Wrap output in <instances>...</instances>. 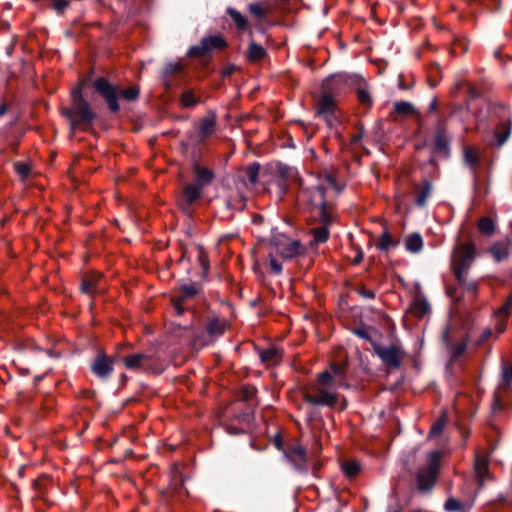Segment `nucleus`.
I'll use <instances>...</instances> for the list:
<instances>
[{"label": "nucleus", "mask_w": 512, "mask_h": 512, "mask_svg": "<svg viewBox=\"0 0 512 512\" xmlns=\"http://www.w3.org/2000/svg\"><path fill=\"white\" fill-rule=\"evenodd\" d=\"M319 181L320 183L311 191L310 203L312 213L315 217L319 218L322 226L311 230V245L321 244L328 240L329 231L327 226L334 221L333 208L331 204L326 201L325 191L328 189L334 190L336 193L341 191V187L331 174H326Z\"/></svg>", "instance_id": "1"}, {"label": "nucleus", "mask_w": 512, "mask_h": 512, "mask_svg": "<svg viewBox=\"0 0 512 512\" xmlns=\"http://www.w3.org/2000/svg\"><path fill=\"white\" fill-rule=\"evenodd\" d=\"M343 386L338 385L325 370L318 374L313 384L304 388L303 399L311 405L335 407L340 404L341 409L346 407L345 400L338 392Z\"/></svg>", "instance_id": "2"}, {"label": "nucleus", "mask_w": 512, "mask_h": 512, "mask_svg": "<svg viewBox=\"0 0 512 512\" xmlns=\"http://www.w3.org/2000/svg\"><path fill=\"white\" fill-rule=\"evenodd\" d=\"M72 107L63 110V114L70 121L71 129L80 128L88 130L94 121L96 114L90 108L89 103L82 97V87L74 89L71 93Z\"/></svg>", "instance_id": "3"}, {"label": "nucleus", "mask_w": 512, "mask_h": 512, "mask_svg": "<svg viewBox=\"0 0 512 512\" xmlns=\"http://www.w3.org/2000/svg\"><path fill=\"white\" fill-rule=\"evenodd\" d=\"M95 90L104 98L107 102L111 112L116 113L119 111L120 106L118 103L119 96L121 95L128 101L136 100L139 96V89L136 86L128 87L121 92L117 87L111 84L104 77H99L94 81L93 84Z\"/></svg>", "instance_id": "4"}, {"label": "nucleus", "mask_w": 512, "mask_h": 512, "mask_svg": "<svg viewBox=\"0 0 512 512\" xmlns=\"http://www.w3.org/2000/svg\"><path fill=\"white\" fill-rule=\"evenodd\" d=\"M343 82L341 75L332 76L327 78L323 84V93L318 101L317 113L323 117L327 122L328 126L332 127L339 121L337 116L336 103L331 96V92L334 86H337Z\"/></svg>", "instance_id": "5"}, {"label": "nucleus", "mask_w": 512, "mask_h": 512, "mask_svg": "<svg viewBox=\"0 0 512 512\" xmlns=\"http://www.w3.org/2000/svg\"><path fill=\"white\" fill-rule=\"evenodd\" d=\"M123 364L128 370L160 373L162 366L160 358L152 352L135 353L123 358Z\"/></svg>", "instance_id": "6"}, {"label": "nucleus", "mask_w": 512, "mask_h": 512, "mask_svg": "<svg viewBox=\"0 0 512 512\" xmlns=\"http://www.w3.org/2000/svg\"><path fill=\"white\" fill-rule=\"evenodd\" d=\"M475 258V246L472 243L458 244L452 254V270L459 282Z\"/></svg>", "instance_id": "7"}, {"label": "nucleus", "mask_w": 512, "mask_h": 512, "mask_svg": "<svg viewBox=\"0 0 512 512\" xmlns=\"http://www.w3.org/2000/svg\"><path fill=\"white\" fill-rule=\"evenodd\" d=\"M441 453L433 451L428 455V464L419 470L417 475L418 488L422 491L430 490L437 478Z\"/></svg>", "instance_id": "8"}, {"label": "nucleus", "mask_w": 512, "mask_h": 512, "mask_svg": "<svg viewBox=\"0 0 512 512\" xmlns=\"http://www.w3.org/2000/svg\"><path fill=\"white\" fill-rule=\"evenodd\" d=\"M227 42L220 34L204 37L201 43L189 49V55L203 57L213 50H222L226 48Z\"/></svg>", "instance_id": "9"}, {"label": "nucleus", "mask_w": 512, "mask_h": 512, "mask_svg": "<svg viewBox=\"0 0 512 512\" xmlns=\"http://www.w3.org/2000/svg\"><path fill=\"white\" fill-rule=\"evenodd\" d=\"M198 293V289L194 284H186L180 287L179 291L173 296L172 304L178 315L185 310L190 309L189 301Z\"/></svg>", "instance_id": "10"}, {"label": "nucleus", "mask_w": 512, "mask_h": 512, "mask_svg": "<svg viewBox=\"0 0 512 512\" xmlns=\"http://www.w3.org/2000/svg\"><path fill=\"white\" fill-rule=\"evenodd\" d=\"M304 249L300 242L286 237L279 238L274 244V253L283 259H292L301 253Z\"/></svg>", "instance_id": "11"}, {"label": "nucleus", "mask_w": 512, "mask_h": 512, "mask_svg": "<svg viewBox=\"0 0 512 512\" xmlns=\"http://www.w3.org/2000/svg\"><path fill=\"white\" fill-rule=\"evenodd\" d=\"M286 458L300 472H307L309 469V456L306 450L300 445H293L287 448Z\"/></svg>", "instance_id": "12"}, {"label": "nucleus", "mask_w": 512, "mask_h": 512, "mask_svg": "<svg viewBox=\"0 0 512 512\" xmlns=\"http://www.w3.org/2000/svg\"><path fill=\"white\" fill-rule=\"evenodd\" d=\"M375 353L384 362L385 365L393 368H398L401 365V351L396 346H374Z\"/></svg>", "instance_id": "13"}, {"label": "nucleus", "mask_w": 512, "mask_h": 512, "mask_svg": "<svg viewBox=\"0 0 512 512\" xmlns=\"http://www.w3.org/2000/svg\"><path fill=\"white\" fill-rule=\"evenodd\" d=\"M488 252L496 262H502L512 254V239L504 238L491 245Z\"/></svg>", "instance_id": "14"}, {"label": "nucleus", "mask_w": 512, "mask_h": 512, "mask_svg": "<svg viewBox=\"0 0 512 512\" xmlns=\"http://www.w3.org/2000/svg\"><path fill=\"white\" fill-rule=\"evenodd\" d=\"M474 476L482 487L486 480L491 478L489 472V460L487 456L477 454L474 461Z\"/></svg>", "instance_id": "15"}, {"label": "nucleus", "mask_w": 512, "mask_h": 512, "mask_svg": "<svg viewBox=\"0 0 512 512\" xmlns=\"http://www.w3.org/2000/svg\"><path fill=\"white\" fill-rule=\"evenodd\" d=\"M91 369L98 377L105 378L113 371V360L101 353L95 358Z\"/></svg>", "instance_id": "16"}, {"label": "nucleus", "mask_w": 512, "mask_h": 512, "mask_svg": "<svg viewBox=\"0 0 512 512\" xmlns=\"http://www.w3.org/2000/svg\"><path fill=\"white\" fill-rule=\"evenodd\" d=\"M511 299H508L494 314L495 317V330L501 334L506 329V320L510 313Z\"/></svg>", "instance_id": "17"}, {"label": "nucleus", "mask_w": 512, "mask_h": 512, "mask_svg": "<svg viewBox=\"0 0 512 512\" xmlns=\"http://www.w3.org/2000/svg\"><path fill=\"white\" fill-rule=\"evenodd\" d=\"M330 377L338 383V385L343 386V388H348L349 385L347 383L346 379V363L345 362H339V363H332L330 365Z\"/></svg>", "instance_id": "18"}, {"label": "nucleus", "mask_w": 512, "mask_h": 512, "mask_svg": "<svg viewBox=\"0 0 512 512\" xmlns=\"http://www.w3.org/2000/svg\"><path fill=\"white\" fill-rule=\"evenodd\" d=\"M435 149L444 155H447L449 152V140L442 122L439 123L436 131Z\"/></svg>", "instance_id": "19"}, {"label": "nucleus", "mask_w": 512, "mask_h": 512, "mask_svg": "<svg viewBox=\"0 0 512 512\" xmlns=\"http://www.w3.org/2000/svg\"><path fill=\"white\" fill-rule=\"evenodd\" d=\"M101 278L102 276L98 272L87 273L82 279V291L88 294H92L96 290Z\"/></svg>", "instance_id": "20"}, {"label": "nucleus", "mask_w": 512, "mask_h": 512, "mask_svg": "<svg viewBox=\"0 0 512 512\" xmlns=\"http://www.w3.org/2000/svg\"><path fill=\"white\" fill-rule=\"evenodd\" d=\"M227 323L225 320H220L218 318H214L210 320L207 324L206 331L211 340H214L220 337L226 330Z\"/></svg>", "instance_id": "21"}, {"label": "nucleus", "mask_w": 512, "mask_h": 512, "mask_svg": "<svg viewBox=\"0 0 512 512\" xmlns=\"http://www.w3.org/2000/svg\"><path fill=\"white\" fill-rule=\"evenodd\" d=\"M202 188L195 184H187L182 193V200L187 205L193 204L201 195Z\"/></svg>", "instance_id": "22"}, {"label": "nucleus", "mask_w": 512, "mask_h": 512, "mask_svg": "<svg viewBox=\"0 0 512 512\" xmlns=\"http://www.w3.org/2000/svg\"><path fill=\"white\" fill-rule=\"evenodd\" d=\"M215 126H216V117L215 115H208L204 117L199 124V132L201 134V137L207 138L211 136L215 132Z\"/></svg>", "instance_id": "23"}, {"label": "nucleus", "mask_w": 512, "mask_h": 512, "mask_svg": "<svg viewBox=\"0 0 512 512\" xmlns=\"http://www.w3.org/2000/svg\"><path fill=\"white\" fill-rule=\"evenodd\" d=\"M463 157L465 163L472 169H475L480 163V153L478 149L474 147L465 146L463 148Z\"/></svg>", "instance_id": "24"}, {"label": "nucleus", "mask_w": 512, "mask_h": 512, "mask_svg": "<svg viewBox=\"0 0 512 512\" xmlns=\"http://www.w3.org/2000/svg\"><path fill=\"white\" fill-rule=\"evenodd\" d=\"M194 171H195V176H196V181H197V183L195 185H198L202 189L206 185H208L213 179V173L207 168L200 167V166L196 165L194 168Z\"/></svg>", "instance_id": "25"}, {"label": "nucleus", "mask_w": 512, "mask_h": 512, "mask_svg": "<svg viewBox=\"0 0 512 512\" xmlns=\"http://www.w3.org/2000/svg\"><path fill=\"white\" fill-rule=\"evenodd\" d=\"M405 247L411 253H418L423 248V239L419 233L410 234L405 240Z\"/></svg>", "instance_id": "26"}, {"label": "nucleus", "mask_w": 512, "mask_h": 512, "mask_svg": "<svg viewBox=\"0 0 512 512\" xmlns=\"http://www.w3.org/2000/svg\"><path fill=\"white\" fill-rule=\"evenodd\" d=\"M259 356L263 362L276 363L280 360L281 353L276 347L270 346L267 349L261 350Z\"/></svg>", "instance_id": "27"}, {"label": "nucleus", "mask_w": 512, "mask_h": 512, "mask_svg": "<svg viewBox=\"0 0 512 512\" xmlns=\"http://www.w3.org/2000/svg\"><path fill=\"white\" fill-rule=\"evenodd\" d=\"M429 311L428 302L420 297L415 298L411 305V312L418 318L423 317Z\"/></svg>", "instance_id": "28"}, {"label": "nucleus", "mask_w": 512, "mask_h": 512, "mask_svg": "<svg viewBox=\"0 0 512 512\" xmlns=\"http://www.w3.org/2000/svg\"><path fill=\"white\" fill-rule=\"evenodd\" d=\"M265 55L266 51L261 45L256 44L254 41L250 42L247 52V56L250 61H259L264 58Z\"/></svg>", "instance_id": "29"}, {"label": "nucleus", "mask_w": 512, "mask_h": 512, "mask_svg": "<svg viewBox=\"0 0 512 512\" xmlns=\"http://www.w3.org/2000/svg\"><path fill=\"white\" fill-rule=\"evenodd\" d=\"M227 13L230 15L231 19L233 20L235 26L237 27V29L239 30H244L248 27V21H247V18L242 15L240 12H238L237 10L229 7L227 9Z\"/></svg>", "instance_id": "30"}, {"label": "nucleus", "mask_w": 512, "mask_h": 512, "mask_svg": "<svg viewBox=\"0 0 512 512\" xmlns=\"http://www.w3.org/2000/svg\"><path fill=\"white\" fill-rule=\"evenodd\" d=\"M397 242L392 238L389 232L385 231L377 241V248L382 251L395 247Z\"/></svg>", "instance_id": "31"}, {"label": "nucleus", "mask_w": 512, "mask_h": 512, "mask_svg": "<svg viewBox=\"0 0 512 512\" xmlns=\"http://www.w3.org/2000/svg\"><path fill=\"white\" fill-rule=\"evenodd\" d=\"M478 229L484 235H492L495 232V222L489 217H483L478 222Z\"/></svg>", "instance_id": "32"}, {"label": "nucleus", "mask_w": 512, "mask_h": 512, "mask_svg": "<svg viewBox=\"0 0 512 512\" xmlns=\"http://www.w3.org/2000/svg\"><path fill=\"white\" fill-rule=\"evenodd\" d=\"M394 112L402 116H407L414 112V107L410 102L398 101L394 104Z\"/></svg>", "instance_id": "33"}, {"label": "nucleus", "mask_w": 512, "mask_h": 512, "mask_svg": "<svg viewBox=\"0 0 512 512\" xmlns=\"http://www.w3.org/2000/svg\"><path fill=\"white\" fill-rule=\"evenodd\" d=\"M260 173V165L253 163L246 168V177L250 185L254 186L257 183Z\"/></svg>", "instance_id": "34"}, {"label": "nucleus", "mask_w": 512, "mask_h": 512, "mask_svg": "<svg viewBox=\"0 0 512 512\" xmlns=\"http://www.w3.org/2000/svg\"><path fill=\"white\" fill-rule=\"evenodd\" d=\"M256 392L257 390L254 386L245 385L241 388L239 392L238 400L249 402L255 397Z\"/></svg>", "instance_id": "35"}, {"label": "nucleus", "mask_w": 512, "mask_h": 512, "mask_svg": "<svg viewBox=\"0 0 512 512\" xmlns=\"http://www.w3.org/2000/svg\"><path fill=\"white\" fill-rule=\"evenodd\" d=\"M248 11L258 20H262L265 18V15L269 11V9L267 7H263L259 3H251L248 6Z\"/></svg>", "instance_id": "36"}, {"label": "nucleus", "mask_w": 512, "mask_h": 512, "mask_svg": "<svg viewBox=\"0 0 512 512\" xmlns=\"http://www.w3.org/2000/svg\"><path fill=\"white\" fill-rule=\"evenodd\" d=\"M431 190L432 186L430 183H426L419 189L416 199V202L419 206L425 205L428 197L430 196Z\"/></svg>", "instance_id": "37"}, {"label": "nucleus", "mask_w": 512, "mask_h": 512, "mask_svg": "<svg viewBox=\"0 0 512 512\" xmlns=\"http://www.w3.org/2000/svg\"><path fill=\"white\" fill-rule=\"evenodd\" d=\"M271 185H275L276 186V193L279 197H281L284 193H286L287 189H288V183L287 181L281 179V178H278L276 177L275 175L273 176V180L271 182ZM268 191L271 190V187H267L266 188Z\"/></svg>", "instance_id": "38"}, {"label": "nucleus", "mask_w": 512, "mask_h": 512, "mask_svg": "<svg viewBox=\"0 0 512 512\" xmlns=\"http://www.w3.org/2000/svg\"><path fill=\"white\" fill-rule=\"evenodd\" d=\"M342 470L347 477L352 478L357 475V473L360 470V467L357 462L349 461L342 465Z\"/></svg>", "instance_id": "39"}, {"label": "nucleus", "mask_w": 512, "mask_h": 512, "mask_svg": "<svg viewBox=\"0 0 512 512\" xmlns=\"http://www.w3.org/2000/svg\"><path fill=\"white\" fill-rule=\"evenodd\" d=\"M198 103V99L193 95L191 91H185L181 96V104L183 107H193Z\"/></svg>", "instance_id": "40"}, {"label": "nucleus", "mask_w": 512, "mask_h": 512, "mask_svg": "<svg viewBox=\"0 0 512 512\" xmlns=\"http://www.w3.org/2000/svg\"><path fill=\"white\" fill-rule=\"evenodd\" d=\"M511 133L510 125H505L501 129L495 132V137L497 138L498 144L503 145L507 139L509 138Z\"/></svg>", "instance_id": "41"}, {"label": "nucleus", "mask_w": 512, "mask_h": 512, "mask_svg": "<svg viewBox=\"0 0 512 512\" xmlns=\"http://www.w3.org/2000/svg\"><path fill=\"white\" fill-rule=\"evenodd\" d=\"M357 98H358V101L366 107H370L372 105L371 96L365 88H358Z\"/></svg>", "instance_id": "42"}, {"label": "nucleus", "mask_w": 512, "mask_h": 512, "mask_svg": "<svg viewBox=\"0 0 512 512\" xmlns=\"http://www.w3.org/2000/svg\"><path fill=\"white\" fill-rule=\"evenodd\" d=\"M278 178H281L285 181H288L289 178L294 176V170L290 167L281 165L277 169V173L275 175Z\"/></svg>", "instance_id": "43"}, {"label": "nucleus", "mask_w": 512, "mask_h": 512, "mask_svg": "<svg viewBox=\"0 0 512 512\" xmlns=\"http://www.w3.org/2000/svg\"><path fill=\"white\" fill-rule=\"evenodd\" d=\"M444 507L448 512H457L463 509L462 503L455 498L447 499Z\"/></svg>", "instance_id": "44"}, {"label": "nucleus", "mask_w": 512, "mask_h": 512, "mask_svg": "<svg viewBox=\"0 0 512 512\" xmlns=\"http://www.w3.org/2000/svg\"><path fill=\"white\" fill-rule=\"evenodd\" d=\"M269 267L274 274H280L282 272V264L273 255V252L270 253Z\"/></svg>", "instance_id": "45"}, {"label": "nucleus", "mask_w": 512, "mask_h": 512, "mask_svg": "<svg viewBox=\"0 0 512 512\" xmlns=\"http://www.w3.org/2000/svg\"><path fill=\"white\" fill-rule=\"evenodd\" d=\"M444 425H445V419L444 418H441L438 421H436L432 425V427H431V430L429 432V437H433V436L439 435L442 432V430L444 428Z\"/></svg>", "instance_id": "46"}, {"label": "nucleus", "mask_w": 512, "mask_h": 512, "mask_svg": "<svg viewBox=\"0 0 512 512\" xmlns=\"http://www.w3.org/2000/svg\"><path fill=\"white\" fill-rule=\"evenodd\" d=\"M180 70H181V64L177 63V62L169 63L165 67L166 74H174V73L179 72Z\"/></svg>", "instance_id": "47"}, {"label": "nucleus", "mask_w": 512, "mask_h": 512, "mask_svg": "<svg viewBox=\"0 0 512 512\" xmlns=\"http://www.w3.org/2000/svg\"><path fill=\"white\" fill-rule=\"evenodd\" d=\"M503 379L506 383L512 382V363L503 368Z\"/></svg>", "instance_id": "48"}, {"label": "nucleus", "mask_w": 512, "mask_h": 512, "mask_svg": "<svg viewBox=\"0 0 512 512\" xmlns=\"http://www.w3.org/2000/svg\"><path fill=\"white\" fill-rule=\"evenodd\" d=\"M241 423L249 424L252 419V409L249 408L248 412H245L238 416Z\"/></svg>", "instance_id": "49"}, {"label": "nucleus", "mask_w": 512, "mask_h": 512, "mask_svg": "<svg viewBox=\"0 0 512 512\" xmlns=\"http://www.w3.org/2000/svg\"><path fill=\"white\" fill-rule=\"evenodd\" d=\"M16 171L22 177H26L29 174V168L24 164H17Z\"/></svg>", "instance_id": "50"}, {"label": "nucleus", "mask_w": 512, "mask_h": 512, "mask_svg": "<svg viewBox=\"0 0 512 512\" xmlns=\"http://www.w3.org/2000/svg\"><path fill=\"white\" fill-rule=\"evenodd\" d=\"M67 5H68L67 0H55L54 1V8L59 12L63 11L67 7Z\"/></svg>", "instance_id": "51"}, {"label": "nucleus", "mask_w": 512, "mask_h": 512, "mask_svg": "<svg viewBox=\"0 0 512 512\" xmlns=\"http://www.w3.org/2000/svg\"><path fill=\"white\" fill-rule=\"evenodd\" d=\"M360 294L365 297V298H369V299H372L375 297V293L372 291V290H366V289H363L360 291Z\"/></svg>", "instance_id": "52"}, {"label": "nucleus", "mask_w": 512, "mask_h": 512, "mask_svg": "<svg viewBox=\"0 0 512 512\" xmlns=\"http://www.w3.org/2000/svg\"><path fill=\"white\" fill-rule=\"evenodd\" d=\"M465 348H466L465 344H463V343L459 344L454 350V356L457 357V356L461 355L464 352Z\"/></svg>", "instance_id": "53"}, {"label": "nucleus", "mask_w": 512, "mask_h": 512, "mask_svg": "<svg viewBox=\"0 0 512 512\" xmlns=\"http://www.w3.org/2000/svg\"><path fill=\"white\" fill-rule=\"evenodd\" d=\"M228 432L231 433V434H239V433H242L245 431V428L244 427H241V428H234V427H228L227 428Z\"/></svg>", "instance_id": "54"}, {"label": "nucleus", "mask_w": 512, "mask_h": 512, "mask_svg": "<svg viewBox=\"0 0 512 512\" xmlns=\"http://www.w3.org/2000/svg\"><path fill=\"white\" fill-rule=\"evenodd\" d=\"M321 468V463L318 460H315L312 464L313 474L317 475L318 470Z\"/></svg>", "instance_id": "55"}, {"label": "nucleus", "mask_w": 512, "mask_h": 512, "mask_svg": "<svg viewBox=\"0 0 512 512\" xmlns=\"http://www.w3.org/2000/svg\"><path fill=\"white\" fill-rule=\"evenodd\" d=\"M356 334L359 335L362 338H365V339L368 338V334L364 330L359 329V330L356 331Z\"/></svg>", "instance_id": "56"}, {"label": "nucleus", "mask_w": 512, "mask_h": 512, "mask_svg": "<svg viewBox=\"0 0 512 512\" xmlns=\"http://www.w3.org/2000/svg\"><path fill=\"white\" fill-rule=\"evenodd\" d=\"M5 112H6V107H5L4 105H2V106L0 107V116H1V115H4V114H5Z\"/></svg>", "instance_id": "57"}, {"label": "nucleus", "mask_w": 512, "mask_h": 512, "mask_svg": "<svg viewBox=\"0 0 512 512\" xmlns=\"http://www.w3.org/2000/svg\"><path fill=\"white\" fill-rule=\"evenodd\" d=\"M491 334V331L490 330H487L484 335H483V339H487Z\"/></svg>", "instance_id": "58"}, {"label": "nucleus", "mask_w": 512, "mask_h": 512, "mask_svg": "<svg viewBox=\"0 0 512 512\" xmlns=\"http://www.w3.org/2000/svg\"><path fill=\"white\" fill-rule=\"evenodd\" d=\"M360 138H361V134L355 135V136L353 137V141H354V142H356V141H358Z\"/></svg>", "instance_id": "59"}, {"label": "nucleus", "mask_w": 512, "mask_h": 512, "mask_svg": "<svg viewBox=\"0 0 512 512\" xmlns=\"http://www.w3.org/2000/svg\"><path fill=\"white\" fill-rule=\"evenodd\" d=\"M207 343H208V341H207V340H203V341H201V344H203V345H204V344H207Z\"/></svg>", "instance_id": "60"}]
</instances>
